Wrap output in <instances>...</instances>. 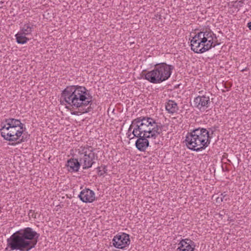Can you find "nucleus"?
<instances>
[{
  "instance_id": "obj_17",
  "label": "nucleus",
  "mask_w": 251,
  "mask_h": 251,
  "mask_svg": "<svg viewBox=\"0 0 251 251\" xmlns=\"http://www.w3.org/2000/svg\"><path fill=\"white\" fill-rule=\"evenodd\" d=\"M33 25L31 26L29 25H25L23 27L21 33H23L24 35H27L32 31Z\"/></svg>"
},
{
  "instance_id": "obj_5",
  "label": "nucleus",
  "mask_w": 251,
  "mask_h": 251,
  "mask_svg": "<svg viewBox=\"0 0 251 251\" xmlns=\"http://www.w3.org/2000/svg\"><path fill=\"white\" fill-rule=\"evenodd\" d=\"M216 36L211 30H206L197 33L191 40V50L195 53H202L219 45L214 43Z\"/></svg>"
},
{
  "instance_id": "obj_21",
  "label": "nucleus",
  "mask_w": 251,
  "mask_h": 251,
  "mask_svg": "<svg viewBox=\"0 0 251 251\" xmlns=\"http://www.w3.org/2000/svg\"><path fill=\"white\" fill-rule=\"evenodd\" d=\"M209 132L210 139L212 138V136L214 132L215 131V128L213 129V128H209V131H208Z\"/></svg>"
},
{
  "instance_id": "obj_26",
  "label": "nucleus",
  "mask_w": 251,
  "mask_h": 251,
  "mask_svg": "<svg viewBox=\"0 0 251 251\" xmlns=\"http://www.w3.org/2000/svg\"><path fill=\"white\" fill-rule=\"evenodd\" d=\"M15 144H14V143H12L11 145H15Z\"/></svg>"
},
{
  "instance_id": "obj_25",
  "label": "nucleus",
  "mask_w": 251,
  "mask_h": 251,
  "mask_svg": "<svg viewBox=\"0 0 251 251\" xmlns=\"http://www.w3.org/2000/svg\"><path fill=\"white\" fill-rule=\"evenodd\" d=\"M66 108H69L68 106H66Z\"/></svg>"
},
{
  "instance_id": "obj_20",
  "label": "nucleus",
  "mask_w": 251,
  "mask_h": 251,
  "mask_svg": "<svg viewBox=\"0 0 251 251\" xmlns=\"http://www.w3.org/2000/svg\"><path fill=\"white\" fill-rule=\"evenodd\" d=\"M221 196L222 197L223 201H227L228 200H229L228 197L226 194H225V192L221 194Z\"/></svg>"
},
{
  "instance_id": "obj_24",
  "label": "nucleus",
  "mask_w": 251,
  "mask_h": 251,
  "mask_svg": "<svg viewBox=\"0 0 251 251\" xmlns=\"http://www.w3.org/2000/svg\"><path fill=\"white\" fill-rule=\"evenodd\" d=\"M248 70V68L247 67H246L245 68H243V69H242L241 70V72H244L245 71H247Z\"/></svg>"
},
{
  "instance_id": "obj_19",
  "label": "nucleus",
  "mask_w": 251,
  "mask_h": 251,
  "mask_svg": "<svg viewBox=\"0 0 251 251\" xmlns=\"http://www.w3.org/2000/svg\"><path fill=\"white\" fill-rule=\"evenodd\" d=\"M243 0L235 1L233 6L236 8L239 9L240 7L243 6Z\"/></svg>"
},
{
  "instance_id": "obj_12",
  "label": "nucleus",
  "mask_w": 251,
  "mask_h": 251,
  "mask_svg": "<svg viewBox=\"0 0 251 251\" xmlns=\"http://www.w3.org/2000/svg\"><path fill=\"white\" fill-rule=\"evenodd\" d=\"M78 197L82 201L85 203L92 202L95 200L94 192L89 189L82 190Z\"/></svg>"
},
{
  "instance_id": "obj_22",
  "label": "nucleus",
  "mask_w": 251,
  "mask_h": 251,
  "mask_svg": "<svg viewBox=\"0 0 251 251\" xmlns=\"http://www.w3.org/2000/svg\"><path fill=\"white\" fill-rule=\"evenodd\" d=\"M222 201H223V200L221 196L218 197L216 198V202L217 203H220Z\"/></svg>"
},
{
  "instance_id": "obj_7",
  "label": "nucleus",
  "mask_w": 251,
  "mask_h": 251,
  "mask_svg": "<svg viewBox=\"0 0 251 251\" xmlns=\"http://www.w3.org/2000/svg\"><path fill=\"white\" fill-rule=\"evenodd\" d=\"M78 153L79 155V161L84 170L91 168L98 157L95 149L88 145L80 147L78 149Z\"/></svg>"
},
{
  "instance_id": "obj_27",
  "label": "nucleus",
  "mask_w": 251,
  "mask_h": 251,
  "mask_svg": "<svg viewBox=\"0 0 251 251\" xmlns=\"http://www.w3.org/2000/svg\"><path fill=\"white\" fill-rule=\"evenodd\" d=\"M119 251V250H115V251Z\"/></svg>"
},
{
  "instance_id": "obj_15",
  "label": "nucleus",
  "mask_w": 251,
  "mask_h": 251,
  "mask_svg": "<svg viewBox=\"0 0 251 251\" xmlns=\"http://www.w3.org/2000/svg\"><path fill=\"white\" fill-rule=\"evenodd\" d=\"M6 125L9 127L18 128L21 129H23L24 124H22L20 120L15 119L13 118L7 119L5 120Z\"/></svg>"
},
{
  "instance_id": "obj_18",
  "label": "nucleus",
  "mask_w": 251,
  "mask_h": 251,
  "mask_svg": "<svg viewBox=\"0 0 251 251\" xmlns=\"http://www.w3.org/2000/svg\"><path fill=\"white\" fill-rule=\"evenodd\" d=\"M98 171V175L100 176H103L104 174L107 173V169L105 165H101L100 167H98L97 168Z\"/></svg>"
},
{
  "instance_id": "obj_13",
  "label": "nucleus",
  "mask_w": 251,
  "mask_h": 251,
  "mask_svg": "<svg viewBox=\"0 0 251 251\" xmlns=\"http://www.w3.org/2000/svg\"><path fill=\"white\" fill-rule=\"evenodd\" d=\"M81 163L77 159L71 158L67 161L66 166L70 172H77L80 168Z\"/></svg>"
},
{
  "instance_id": "obj_11",
  "label": "nucleus",
  "mask_w": 251,
  "mask_h": 251,
  "mask_svg": "<svg viewBox=\"0 0 251 251\" xmlns=\"http://www.w3.org/2000/svg\"><path fill=\"white\" fill-rule=\"evenodd\" d=\"M178 245L176 251H194L196 247L195 243L188 238L181 239Z\"/></svg>"
},
{
  "instance_id": "obj_10",
  "label": "nucleus",
  "mask_w": 251,
  "mask_h": 251,
  "mask_svg": "<svg viewBox=\"0 0 251 251\" xmlns=\"http://www.w3.org/2000/svg\"><path fill=\"white\" fill-rule=\"evenodd\" d=\"M210 103L209 97L206 95L198 96L195 98L194 100V106L200 109L201 108L203 109L208 108Z\"/></svg>"
},
{
  "instance_id": "obj_6",
  "label": "nucleus",
  "mask_w": 251,
  "mask_h": 251,
  "mask_svg": "<svg viewBox=\"0 0 251 251\" xmlns=\"http://www.w3.org/2000/svg\"><path fill=\"white\" fill-rule=\"evenodd\" d=\"M174 66L166 63L156 64L154 69L145 74V78L152 83H160L170 77Z\"/></svg>"
},
{
  "instance_id": "obj_14",
  "label": "nucleus",
  "mask_w": 251,
  "mask_h": 251,
  "mask_svg": "<svg viewBox=\"0 0 251 251\" xmlns=\"http://www.w3.org/2000/svg\"><path fill=\"white\" fill-rule=\"evenodd\" d=\"M165 108L169 113L172 114L176 113L179 109L177 103L171 100L166 102Z\"/></svg>"
},
{
  "instance_id": "obj_2",
  "label": "nucleus",
  "mask_w": 251,
  "mask_h": 251,
  "mask_svg": "<svg viewBox=\"0 0 251 251\" xmlns=\"http://www.w3.org/2000/svg\"><path fill=\"white\" fill-rule=\"evenodd\" d=\"M62 104L66 103L78 111L71 112L74 115H80L92 110V97L86 87L79 85L68 86L62 91L60 97Z\"/></svg>"
},
{
  "instance_id": "obj_23",
  "label": "nucleus",
  "mask_w": 251,
  "mask_h": 251,
  "mask_svg": "<svg viewBox=\"0 0 251 251\" xmlns=\"http://www.w3.org/2000/svg\"><path fill=\"white\" fill-rule=\"evenodd\" d=\"M248 27H249V28L251 30V22H249L248 24Z\"/></svg>"
},
{
  "instance_id": "obj_4",
  "label": "nucleus",
  "mask_w": 251,
  "mask_h": 251,
  "mask_svg": "<svg viewBox=\"0 0 251 251\" xmlns=\"http://www.w3.org/2000/svg\"><path fill=\"white\" fill-rule=\"evenodd\" d=\"M185 142L187 148L191 150L198 151L204 149L210 142L209 132L204 128L194 129L187 133Z\"/></svg>"
},
{
  "instance_id": "obj_16",
  "label": "nucleus",
  "mask_w": 251,
  "mask_h": 251,
  "mask_svg": "<svg viewBox=\"0 0 251 251\" xmlns=\"http://www.w3.org/2000/svg\"><path fill=\"white\" fill-rule=\"evenodd\" d=\"M25 36L23 33L19 32L15 35L17 42L20 44L26 43L29 40V39L26 37Z\"/></svg>"
},
{
  "instance_id": "obj_1",
  "label": "nucleus",
  "mask_w": 251,
  "mask_h": 251,
  "mask_svg": "<svg viewBox=\"0 0 251 251\" xmlns=\"http://www.w3.org/2000/svg\"><path fill=\"white\" fill-rule=\"evenodd\" d=\"M163 126L156 120L148 116H141L134 119L128 129L130 140L137 137L135 142L136 148L140 151H145L149 146L148 138L156 139L162 132Z\"/></svg>"
},
{
  "instance_id": "obj_3",
  "label": "nucleus",
  "mask_w": 251,
  "mask_h": 251,
  "mask_svg": "<svg viewBox=\"0 0 251 251\" xmlns=\"http://www.w3.org/2000/svg\"><path fill=\"white\" fill-rule=\"evenodd\" d=\"M39 237L40 234L31 227L21 229L7 239L4 251H29L35 247Z\"/></svg>"
},
{
  "instance_id": "obj_8",
  "label": "nucleus",
  "mask_w": 251,
  "mask_h": 251,
  "mask_svg": "<svg viewBox=\"0 0 251 251\" xmlns=\"http://www.w3.org/2000/svg\"><path fill=\"white\" fill-rule=\"evenodd\" d=\"M0 126L1 135L5 140L9 142L17 141V144L25 142L24 136H22L23 129L7 126L3 123H1Z\"/></svg>"
},
{
  "instance_id": "obj_9",
  "label": "nucleus",
  "mask_w": 251,
  "mask_h": 251,
  "mask_svg": "<svg viewBox=\"0 0 251 251\" xmlns=\"http://www.w3.org/2000/svg\"><path fill=\"white\" fill-rule=\"evenodd\" d=\"M130 243L129 235L125 233L117 234L112 239L113 246L118 249H123Z\"/></svg>"
}]
</instances>
